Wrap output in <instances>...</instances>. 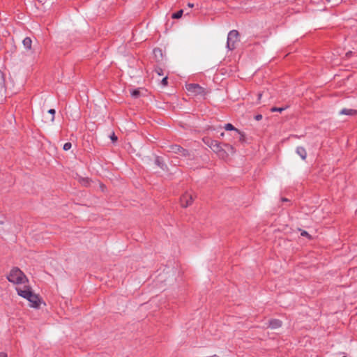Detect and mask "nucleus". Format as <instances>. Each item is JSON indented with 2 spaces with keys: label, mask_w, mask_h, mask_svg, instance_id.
I'll return each mask as SVG.
<instances>
[{
  "label": "nucleus",
  "mask_w": 357,
  "mask_h": 357,
  "mask_svg": "<svg viewBox=\"0 0 357 357\" xmlns=\"http://www.w3.org/2000/svg\"><path fill=\"white\" fill-rule=\"evenodd\" d=\"M183 13V10H180L178 11H177L176 13H173L172 15V17L174 19H179L180 17H181Z\"/></svg>",
  "instance_id": "obj_15"
},
{
  "label": "nucleus",
  "mask_w": 357,
  "mask_h": 357,
  "mask_svg": "<svg viewBox=\"0 0 357 357\" xmlns=\"http://www.w3.org/2000/svg\"><path fill=\"white\" fill-rule=\"evenodd\" d=\"M351 54H352V52L351 51H349L348 52H347L346 56H349L351 55Z\"/></svg>",
  "instance_id": "obj_30"
},
{
  "label": "nucleus",
  "mask_w": 357,
  "mask_h": 357,
  "mask_svg": "<svg viewBox=\"0 0 357 357\" xmlns=\"http://www.w3.org/2000/svg\"><path fill=\"white\" fill-rule=\"evenodd\" d=\"M22 43H23L24 47L26 49H27V50H30L31 49L32 41H31V39L29 37L25 38L23 40Z\"/></svg>",
  "instance_id": "obj_12"
},
{
  "label": "nucleus",
  "mask_w": 357,
  "mask_h": 357,
  "mask_svg": "<svg viewBox=\"0 0 357 357\" xmlns=\"http://www.w3.org/2000/svg\"><path fill=\"white\" fill-rule=\"evenodd\" d=\"M328 2H331L332 0H326Z\"/></svg>",
  "instance_id": "obj_35"
},
{
  "label": "nucleus",
  "mask_w": 357,
  "mask_h": 357,
  "mask_svg": "<svg viewBox=\"0 0 357 357\" xmlns=\"http://www.w3.org/2000/svg\"><path fill=\"white\" fill-rule=\"evenodd\" d=\"M110 139H112V141L113 142H115L117 141L118 138L115 135L114 132H112V134L110 135Z\"/></svg>",
  "instance_id": "obj_24"
},
{
  "label": "nucleus",
  "mask_w": 357,
  "mask_h": 357,
  "mask_svg": "<svg viewBox=\"0 0 357 357\" xmlns=\"http://www.w3.org/2000/svg\"><path fill=\"white\" fill-rule=\"evenodd\" d=\"M140 92L138 89H135L131 91V96L134 98H137L139 97Z\"/></svg>",
  "instance_id": "obj_17"
},
{
  "label": "nucleus",
  "mask_w": 357,
  "mask_h": 357,
  "mask_svg": "<svg viewBox=\"0 0 357 357\" xmlns=\"http://www.w3.org/2000/svg\"><path fill=\"white\" fill-rule=\"evenodd\" d=\"M204 142L217 155L222 159L227 158L228 153L222 148V144L216 140L207 139Z\"/></svg>",
  "instance_id": "obj_2"
},
{
  "label": "nucleus",
  "mask_w": 357,
  "mask_h": 357,
  "mask_svg": "<svg viewBox=\"0 0 357 357\" xmlns=\"http://www.w3.org/2000/svg\"><path fill=\"white\" fill-rule=\"evenodd\" d=\"M282 326V321L279 319H271L269 321L268 326L273 329L278 328Z\"/></svg>",
  "instance_id": "obj_10"
},
{
  "label": "nucleus",
  "mask_w": 357,
  "mask_h": 357,
  "mask_svg": "<svg viewBox=\"0 0 357 357\" xmlns=\"http://www.w3.org/2000/svg\"><path fill=\"white\" fill-rule=\"evenodd\" d=\"M225 129L226 130H234L236 132H238V130L237 128H236L231 123H227L225 124Z\"/></svg>",
  "instance_id": "obj_14"
},
{
  "label": "nucleus",
  "mask_w": 357,
  "mask_h": 357,
  "mask_svg": "<svg viewBox=\"0 0 357 357\" xmlns=\"http://www.w3.org/2000/svg\"><path fill=\"white\" fill-rule=\"evenodd\" d=\"M224 135H225V133H224V132H222V133L220 134V136H221V137H223V136H224Z\"/></svg>",
  "instance_id": "obj_33"
},
{
  "label": "nucleus",
  "mask_w": 357,
  "mask_h": 357,
  "mask_svg": "<svg viewBox=\"0 0 357 357\" xmlns=\"http://www.w3.org/2000/svg\"><path fill=\"white\" fill-rule=\"evenodd\" d=\"M0 357H8V356L5 352H0Z\"/></svg>",
  "instance_id": "obj_28"
},
{
  "label": "nucleus",
  "mask_w": 357,
  "mask_h": 357,
  "mask_svg": "<svg viewBox=\"0 0 357 357\" xmlns=\"http://www.w3.org/2000/svg\"><path fill=\"white\" fill-rule=\"evenodd\" d=\"M284 109V108H283V107H272V108L271 109V111L272 112H282Z\"/></svg>",
  "instance_id": "obj_20"
},
{
  "label": "nucleus",
  "mask_w": 357,
  "mask_h": 357,
  "mask_svg": "<svg viewBox=\"0 0 357 357\" xmlns=\"http://www.w3.org/2000/svg\"><path fill=\"white\" fill-rule=\"evenodd\" d=\"M238 135V139L240 142H244L245 141V135L242 133L239 130L238 132H236Z\"/></svg>",
  "instance_id": "obj_18"
},
{
  "label": "nucleus",
  "mask_w": 357,
  "mask_h": 357,
  "mask_svg": "<svg viewBox=\"0 0 357 357\" xmlns=\"http://www.w3.org/2000/svg\"><path fill=\"white\" fill-rule=\"evenodd\" d=\"M188 6L190 7V8H193L194 7V4L191 3H188Z\"/></svg>",
  "instance_id": "obj_31"
},
{
  "label": "nucleus",
  "mask_w": 357,
  "mask_h": 357,
  "mask_svg": "<svg viewBox=\"0 0 357 357\" xmlns=\"http://www.w3.org/2000/svg\"><path fill=\"white\" fill-rule=\"evenodd\" d=\"M282 200L283 202H287V201H288V200H287V199H286V198H282Z\"/></svg>",
  "instance_id": "obj_32"
},
{
  "label": "nucleus",
  "mask_w": 357,
  "mask_h": 357,
  "mask_svg": "<svg viewBox=\"0 0 357 357\" xmlns=\"http://www.w3.org/2000/svg\"><path fill=\"white\" fill-rule=\"evenodd\" d=\"M31 303V307H38L40 304V298L38 295L34 294L32 291L26 298Z\"/></svg>",
  "instance_id": "obj_7"
},
{
  "label": "nucleus",
  "mask_w": 357,
  "mask_h": 357,
  "mask_svg": "<svg viewBox=\"0 0 357 357\" xmlns=\"http://www.w3.org/2000/svg\"><path fill=\"white\" fill-rule=\"evenodd\" d=\"M343 357H347V356H343Z\"/></svg>",
  "instance_id": "obj_36"
},
{
  "label": "nucleus",
  "mask_w": 357,
  "mask_h": 357,
  "mask_svg": "<svg viewBox=\"0 0 357 357\" xmlns=\"http://www.w3.org/2000/svg\"><path fill=\"white\" fill-rule=\"evenodd\" d=\"M186 89L188 92L194 95H202L204 93V89L198 84H189L186 85Z\"/></svg>",
  "instance_id": "obj_5"
},
{
  "label": "nucleus",
  "mask_w": 357,
  "mask_h": 357,
  "mask_svg": "<svg viewBox=\"0 0 357 357\" xmlns=\"http://www.w3.org/2000/svg\"><path fill=\"white\" fill-rule=\"evenodd\" d=\"M222 146H224V149L227 151V152L229 153H235V149L233 146L229 144H223Z\"/></svg>",
  "instance_id": "obj_13"
},
{
  "label": "nucleus",
  "mask_w": 357,
  "mask_h": 357,
  "mask_svg": "<svg viewBox=\"0 0 357 357\" xmlns=\"http://www.w3.org/2000/svg\"><path fill=\"white\" fill-rule=\"evenodd\" d=\"M168 151L176 154H178L183 157L191 158V154L188 150L183 149V147L177 144H173L169 146Z\"/></svg>",
  "instance_id": "obj_4"
},
{
  "label": "nucleus",
  "mask_w": 357,
  "mask_h": 357,
  "mask_svg": "<svg viewBox=\"0 0 357 357\" xmlns=\"http://www.w3.org/2000/svg\"><path fill=\"white\" fill-rule=\"evenodd\" d=\"M301 235L303 236H308V233L305 231H303L302 233H301Z\"/></svg>",
  "instance_id": "obj_29"
},
{
  "label": "nucleus",
  "mask_w": 357,
  "mask_h": 357,
  "mask_svg": "<svg viewBox=\"0 0 357 357\" xmlns=\"http://www.w3.org/2000/svg\"><path fill=\"white\" fill-rule=\"evenodd\" d=\"M72 146V144L70 142H66L63 145V150L65 151H68Z\"/></svg>",
  "instance_id": "obj_21"
},
{
  "label": "nucleus",
  "mask_w": 357,
  "mask_h": 357,
  "mask_svg": "<svg viewBox=\"0 0 357 357\" xmlns=\"http://www.w3.org/2000/svg\"><path fill=\"white\" fill-rule=\"evenodd\" d=\"M16 291L17 294L24 298H27L29 296H30V293L31 292V288L29 286H24L23 288L16 287Z\"/></svg>",
  "instance_id": "obj_8"
},
{
  "label": "nucleus",
  "mask_w": 357,
  "mask_h": 357,
  "mask_svg": "<svg viewBox=\"0 0 357 357\" xmlns=\"http://www.w3.org/2000/svg\"><path fill=\"white\" fill-rule=\"evenodd\" d=\"M340 114L355 116L357 114V110L353 109L344 108L339 112Z\"/></svg>",
  "instance_id": "obj_9"
},
{
  "label": "nucleus",
  "mask_w": 357,
  "mask_h": 357,
  "mask_svg": "<svg viewBox=\"0 0 357 357\" xmlns=\"http://www.w3.org/2000/svg\"><path fill=\"white\" fill-rule=\"evenodd\" d=\"M153 52H154V54H155V55L157 54V53H158H158H160V54H161V50H160V49H155V50H153Z\"/></svg>",
  "instance_id": "obj_27"
},
{
  "label": "nucleus",
  "mask_w": 357,
  "mask_h": 357,
  "mask_svg": "<svg viewBox=\"0 0 357 357\" xmlns=\"http://www.w3.org/2000/svg\"><path fill=\"white\" fill-rule=\"evenodd\" d=\"M4 83V77L3 73L0 70V86H2Z\"/></svg>",
  "instance_id": "obj_23"
},
{
  "label": "nucleus",
  "mask_w": 357,
  "mask_h": 357,
  "mask_svg": "<svg viewBox=\"0 0 357 357\" xmlns=\"http://www.w3.org/2000/svg\"><path fill=\"white\" fill-rule=\"evenodd\" d=\"M296 153L298 155H299L301 156V158L303 160H305L306 158L307 153H306L305 149L303 147H302V146L297 147Z\"/></svg>",
  "instance_id": "obj_11"
},
{
  "label": "nucleus",
  "mask_w": 357,
  "mask_h": 357,
  "mask_svg": "<svg viewBox=\"0 0 357 357\" xmlns=\"http://www.w3.org/2000/svg\"><path fill=\"white\" fill-rule=\"evenodd\" d=\"M262 119V115L261 114H257L255 116V119L257 120V121H259Z\"/></svg>",
  "instance_id": "obj_26"
},
{
  "label": "nucleus",
  "mask_w": 357,
  "mask_h": 357,
  "mask_svg": "<svg viewBox=\"0 0 357 357\" xmlns=\"http://www.w3.org/2000/svg\"><path fill=\"white\" fill-rule=\"evenodd\" d=\"M239 42V33L237 30H231L229 32L227 40V47L229 50L236 48V43Z\"/></svg>",
  "instance_id": "obj_3"
},
{
  "label": "nucleus",
  "mask_w": 357,
  "mask_h": 357,
  "mask_svg": "<svg viewBox=\"0 0 357 357\" xmlns=\"http://www.w3.org/2000/svg\"><path fill=\"white\" fill-rule=\"evenodd\" d=\"M155 163L156 165H158V167H161V168H163V162H162V160L161 159L160 157L159 156H157L155 159Z\"/></svg>",
  "instance_id": "obj_16"
},
{
  "label": "nucleus",
  "mask_w": 357,
  "mask_h": 357,
  "mask_svg": "<svg viewBox=\"0 0 357 357\" xmlns=\"http://www.w3.org/2000/svg\"><path fill=\"white\" fill-rule=\"evenodd\" d=\"M161 84H162V85H163V86H167V76H166V77H165L162 79V81H161Z\"/></svg>",
  "instance_id": "obj_25"
},
{
  "label": "nucleus",
  "mask_w": 357,
  "mask_h": 357,
  "mask_svg": "<svg viewBox=\"0 0 357 357\" xmlns=\"http://www.w3.org/2000/svg\"><path fill=\"white\" fill-rule=\"evenodd\" d=\"M261 93H259V98H261Z\"/></svg>",
  "instance_id": "obj_34"
},
{
  "label": "nucleus",
  "mask_w": 357,
  "mask_h": 357,
  "mask_svg": "<svg viewBox=\"0 0 357 357\" xmlns=\"http://www.w3.org/2000/svg\"><path fill=\"white\" fill-rule=\"evenodd\" d=\"M194 200L193 195L188 192L184 193L180 198L181 205L183 208H186L191 205Z\"/></svg>",
  "instance_id": "obj_6"
},
{
  "label": "nucleus",
  "mask_w": 357,
  "mask_h": 357,
  "mask_svg": "<svg viewBox=\"0 0 357 357\" xmlns=\"http://www.w3.org/2000/svg\"><path fill=\"white\" fill-rule=\"evenodd\" d=\"M55 109H50L48 110V113L52 115V117L50 119V122H53L54 121V115H55Z\"/></svg>",
  "instance_id": "obj_19"
},
{
  "label": "nucleus",
  "mask_w": 357,
  "mask_h": 357,
  "mask_svg": "<svg viewBox=\"0 0 357 357\" xmlns=\"http://www.w3.org/2000/svg\"><path fill=\"white\" fill-rule=\"evenodd\" d=\"M7 279L9 282L14 284H24L28 281L26 276L17 267H14L11 269L7 276Z\"/></svg>",
  "instance_id": "obj_1"
},
{
  "label": "nucleus",
  "mask_w": 357,
  "mask_h": 357,
  "mask_svg": "<svg viewBox=\"0 0 357 357\" xmlns=\"http://www.w3.org/2000/svg\"><path fill=\"white\" fill-rule=\"evenodd\" d=\"M155 73L158 75H163V70L161 68H156L155 69Z\"/></svg>",
  "instance_id": "obj_22"
}]
</instances>
